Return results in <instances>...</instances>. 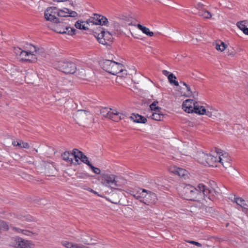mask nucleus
<instances>
[{
  "instance_id": "nucleus-1",
  "label": "nucleus",
  "mask_w": 248,
  "mask_h": 248,
  "mask_svg": "<svg viewBox=\"0 0 248 248\" xmlns=\"http://www.w3.org/2000/svg\"><path fill=\"white\" fill-rule=\"evenodd\" d=\"M99 180L103 186L110 188L111 190H122L121 188L127 183L126 180L123 176L106 172L102 173Z\"/></svg>"
},
{
  "instance_id": "nucleus-2",
  "label": "nucleus",
  "mask_w": 248,
  "mask_h": 248,
  "mask_svg": "<svg viewBox=\"0 0 248 248\" xmlns=\"http://www.w3.org/2000/svg\"><path fill=\"white\" fill-rule=\"evenodd\" d=\"M209 192L206 186L202 184H199L196 188L187 185L181 189L180 194L183 198L187 200L195 201L198 199L199 195H206Z\"/></svg>"
},
{
  "instance_id": "nucleus-3",
  "label": "nucleus",
  "mask_w": 248,
  "mask_h": 248,
  "mask_svg": "<svg viewBox=\"0 0 248 248\" xmlns=\"http://www.w3.org/2000/svg\"><path fill=\"white\" fill-rule=\"evenodd\" d=\"M100 64L102 68L112 75H116L121 73H124L123 75H126V71L124 69V65L120 63L104 60L100 62Z\"/></svg>"
},
{
  "instance_id": "nucleus-4",
  "label": "nucleus",
  "mask_w": 248,
  "mask_h": 248,
  "mask_svg": "<svg viewBox=\"0 0 248 248\" xmlns=\"http://www.w3.org/2000/svg\"><path fill=\"white\" fill-rule=\"evenodd\" d=\"M218 155V151L213 155L202 153L199 154V161L205 165L217 167Z\"/></svg>"
},
{
  "instance_id": "nucleus-5",
  "label": "nucleus",
  "mask_w": 248,
  "mask_h": 248,
  "mask_svg": "<svg viewBox=\"0 0 248 248\" xmlns=\"http://www.w3.org/2000/svg\"><path fill=\"white\" fill-rule=\"evenodd\" d=\"M54 66L66 74H74L77 69L76 64L71 62H56L54 63Z\"/></svg>"
},
{
  "instance_id": "nucleus-6",
  "label": "nucleus",
  "mask_w": 248,
  "mask_h": 248,
  "mask_svg": "<svg viewBox=\"0 0 248 248\" xmlns=\"http://www.w3.org/2000/svg\"><path fill=\"white\" fill-rule=\"evenodd\" d=\"M9 246L15 248H27L34 246L31 241L23 239L19 236L12 237L9 242Z\"/></svg>"
},
{
  "instance_id": "nucleus-7",
  "label": "nucleus",
  "mask_w": 248,
  "mask_h": 248,
  "mask_svg": "<svg viewBox=\"0 0 248 248\" xmlns=\"http://www.w3.org/2000/svg\"><path fill=\"white\" fill-rule=\"evenodd\" d=\"M63 21H59L57 23H54V25L51 27V29L57 33L61 34H67L69 35H73L75 34L76 30L73 28H70L67 25L64 26ZM66 24V22H64Z\"/></svg>"
},
{
  "instance_id": "nucleus-8",
  "label": "nucleus",
  "mask_w": 248,
  "mask_h": 248,
  "mask_svg": "<svg viewBox=\"0 0 248 248\" xmlns=\"http://www.w3.org/2000/svg\"><path fill=\"white\" fill-rule=\"evenodd\" d=\"M218 155L217 163H220L226 169L232 168L231 159L228 154L218 150Z\"/></svg>"
},
{
  "instance_id": "nucleus-9",
  "label": "nucleus",
  "mask_w": 248,
  "mask_h": 248,
  "mask_svg": "<svg viewBox=\"0 0 248 248\" xmlns=\"http://www.w3.org/2000/svg\"><path fill=\"white\" fill-rule=\"evenodd\" d=\"M142 196L141 202L147 205L154 204L157 200L155 193L145 189H142Z\"/></svg>"
},
{
  "instance_id": "nucleus-10",
  "label": "nucleus",
  "mask_w": 248,
  "mask_h": 248,
  "mask_svg": "<svg viewBox=\"0 0 248 248\" xmlns=\"http://www.w3.org/2000/svg\"><path fill=\"white\" fill-rule=\"evenodd\" d=\"M57 8L56 7H48L45 12V17L47 21L52 23H57L59 18H57Z\"/></svg>"
},
{
  "instance_id": "nucleus-11",
  "label": "nucleus",
  "mask_w": 248,
  "mask_h": 248,
  "mask_svg": "<svg viewBox=\"0 0 248 248\" xmlns=\"http://www.w3.org/2000/svg\"><path fill=\"white\" fill-rule=\"evenodd\" d=\"M112 34L108 31H102L97 36L99 43L104 45H108L112 41Z\"/></svg>"
},
{
  "instance_id": "nucleus-12",
  "label": "nucleus",
  "mask_w": 248,
  "mask_h": 248,
  "mask_svg": "<svg viewBox=\"0 0 248 248\" xmlns=\"http://www.w3.org/2000/svg\"><path fill=\"white\" fill-rule=\"evenodd\" d=\"M87 21L89 25L90 23H92L95 25H105L108 22L106 17L98 14H94L93 16L90 17Z\"/></svg>"
},
{
  "instance_id": "nucleus-13",
  "label": "nucleus",
  "mask_w": 248,
  "mask_h": 248,
  "mask_svg": "<svg viewBox=\"0 0 248 248\" xmlns=\"http://www.w3.org/2000/svg\"><path fill=\"white\" fill-rule=\"evenodd\" d=\"M196 101L192 99H186L183 102L182 106L184 111L187 113L194 112Z\"/></svg>"
},
{
  "instance_id": "nucleus-14",
  "label": "nucleus",
  "mask_w": 248,
  "mask_h": 248,
  "mask_svg": "<svg viewBox=\"0 0 248 248\" xmlns=\"http://www.w3.org/2000/svg\"><path fill=\"white\" fill-rule=\"evenodd\" d=\"M57 16L59 17H75L78 16L76 12L70 10L66 8L62 9H57Z\"/></svg>"
},
{
  "instance_id": "nucleus-15",
  "label": "nucleus",
  "mask_w": 248,
  "mask_h": 248,
  "mask_svg": "<svg viewBox=\"0 0 248 248\" xmlns=\"http://www.w3.org/2000/svg\"><path fill=\"white\" fill-rule=\"evenodd\" d=\"M28 48L29 49L28 51L30 52V55L31 56V62L36 61L37 57H35L36 54H39L44 51L43 49L37 48L35 46H33L31 44L29 45V47H28Z\"/></svg>"
},
{
  "instance_id": "nucleus-16",
  "label": "nucleus",
  "mask_w": 248,
  "mask_h": 248,
  "mask_svg": "<svg viewBox=\"0 0 248 248\" xmlns=\"http://www.w3.org/2000/svg\"><path fill=\"white\" fill-rule=\"evenodd\" d=\"M91 116L90 113L84 110H78L75 115V119L78 122L87 120Z\"/></svg>"
},
{
  "instance_id": "nucleus-17",
  "label": "nucleus",
  "mask_w": 248,
  "mask_h": 248,
  "mask_svg": "<svg viewBox=\"0 0 248 248\" xmlns=\"http://www.w3.org/2000/svg\"><path fill=\"white\" fill-rule=\"evenodd\" d=\"M169 170L171 172L178 175L181 177H185L188 174V171L185 169L178 168L176 166L170 167Z\"/></svg>"
},
{
  "instance_id": "nucleus-18",
  "label": "nucleus",
  "mask_w": 248,
  "mask_h": 248,
  "mask_svg": "<svg viewBox=\"0 0 248 248\" xmlns=\"http://www.w3.org/2000/svg\"><path fill=\"white\" fill-rule=\"evenodd\" d=\"M11 229L15 231L17 233H21L23 234L28 236H31L32 235H37V233L36 232H34L31 231L24 229H21L19 227H16L14 226H11Z\"/></svg>"
},
{
  "instance_id": "nucleus-19",
  "label": "nucleus",
  "mask_w": 248,
  "mask_h": 248,
  "mask_svg": "<svg viewBox=\"0 0 248 248\" xmlns=\"http://www.w3.org/2000/svg\"><path fill=\"white\" fill-rule=\"evenodd\" d=\"M234 202L242 208V211L247 213L248 211V202L245 201L241 198H234Z\"/></svg>"
},
{
  "instance_id": "nucleus-20",
  "label": "nucleus",
  "mask_w": 248,
  "mask_h": 248,
  "mask_svg": "<svg viewBox=\"0 0 248 248\" xmlns=\"http://www.w3.org/2000/svg\"><path fill=\"white\" fill-rule=\"evenodd\" d=\"M125 116V115L124 114L118 112L116 109H113L112 111L109 119L113 121L118 122L120 120L124 119Z\"/></svg>"
},
{
  "instance_id": "nucleus-21",
  "label": "nucleus",
  "mask_w": 248,
  "mask_h": 248,
  "mask_svg": "<svg viewBox=\"0 0 248 248\" xmlns=\"http://www.w3.org/2000/svg\"><path fill=\"white\" fill-rule=\"evenodd\" d=\"M129 118L135 123L145 124L147 122V119L145 117L138 114H132Z\"/></svg>"
},
{
  "instance_id": "nucleus-22",
  "label": "nucleus",
  "mask_w": 248,
  "mask_h": 248,
  "mask_svg": "<svg viewBox=\"0 0 248 248\" xmlns=\"http://www.w3.org/2000/svg\"><path fill=\"white\" fill-rule=\"evenodd\" d=\"M17 50L19 52L21 60L25 61H31V56L30 55V52L27 51L21 50L19 48H17Z\"/></svg>"
},
{
  "instance_id": "nucleus-23",
  "label": "nucleus",
  "mask_w": 248,
  "mask_h": 248,
  "mask_svg": "<svg viewBox=\"0 0 248 248\" xmlns=\"http://www.w3.org/2000/svg\"><path fill=\"white\" fill-rule=\"evenodd\" d=\"M75 26L76 28L83 30H88L89 29V24L88 21H78L75 23Z\"/></svg>"
},
{
  "instance_id": "nucleus-24",
  "label": "nucleus",
  "mask_w": 248,
  "mask_h": 248,
  "mask_svg": "<svg viewBox=\"0 0 248 248\" xmlns=\"http://www.w3.org/2000/svg\"><path fill=\"white\" fill-rule=\"evenodd\" d=\"M83 153L77 149H74L73 150V159H75V162H74L73 163H75V164H79L80 163L79 162V159H81V158H82Z\"/></svg>"
},
{
  "instance_id": "nucleus-25",
  "label": "nucleus",
  "mask_w": 248,
  "mask_h": 248,
  "mask_svg": "<svg viewBox=\"0 0 248 248\" xmlns=\"http://www.w3.org/2000/svg\"><path fill=\"white\" fill-rule=\"evenodd\" d=\"M62 157L63 160L67 161V162L70 163H74L73 152L72 153H70L69 152H65L62 154Z\"/></svg>"
},
{
  "instance_id": "nucleus-26",
  "label": "nucleus",
  "mask_w": 248,
  "mask_h": 248,
  "mask_svg": "<svg viewBox=\"0 0 248 248\" xmlns=\"http://www.w3.org/2000/svg\"><path fill=\"white\" fill-rule=\"evenodd\" d=\"M113 110L108 108H102L100 109V113L103 117L109 119Z\"/></svg>"
},
{
  "instance_id": "nucleus-27",
  "label": "nucleus",
  "mask_w": 248,
  "mask_h": 248,
  "mask_svg": "<svg viewBox=\"0 0 248 248\" xmlns=\"http://www.w3.org/2000/svg\"><path fill=\"white\" fill-rule=\"evenodd\" d=\"M205 109L203 106L200 105L199 103L196 102V105L195 106L194 113L200 115H204L205 113Z\"/></svg>"
},
{
  "instance_id": "nucleus-28",
  "label": "nucleus",
  "mask_w": 248,
  "mask_h": 248,
  "mask_svg": "<svg viewBox=\"0 0 248 248\" xmlns=\"http://www.w3.org/2000/svg\"><path fill=\"white\" fill-rule=\"evenodd\" d=\"M137 27L141 31L144 33L149 36H153L154 35V32L151 31L149 28L143 26L139 24L137 25Z\"/></svg>"
},
{
  "instance_id": "nucleus-29",
  "label": "nucleus",
  "mask_w": 248,
  "mask_h": 248,
  "mask_svg": "<svg viewBox=\"0 0 248 248\" xmlns=\"http://www.w3.org/2000/svg\"><path fill=\"white\" fill-rule=\"evenodd\" d=\"M12 225H9L8 223L3 221L0 220V230H2L3 231H8L9 228H11V226Z\"/></svg>"
},
{
  "instance_id": "nucleus-30",
  "label": "nucleus",
  "mask_w": 248,
  "mask_h": 248,
  "mask_svg": "<svg viewBox=\"0 0 248 248\" xmlns=\"http://www.w3.org/2000/svg\"><path fill=\"white\" fill-rule=\"evenodd\" d=\"M217 112L216 110H215L214 109H211L210 110H206L205 109V113H204V114H205L206 115H207V116H208L210 118H214L217 117Z\"/></svg>"
},
{
  "instance_id": "nucleus-31",
  "label": "nucleus",
  "mask_w": 248,
  "mask_h": 248,
  "mask_svg": "<svg viewBox=\"0 0 248 248\" xmlns=\"http://www.w3.org/2000/svg\"><path fill=\"white\" fill-rule=\"evenodd\" d=\"M62 245L66 248H78L77 245H75L67 241H62Z\"/></svg>"
},
{
  "instance_id": "nucleus-32",
  "label": "nucleus",
  "mask_w": 248,
  "mask_h": 248,
  "mask_svg": "<svg viewBox=\"0 0 248 248\" xmlns=\"http://www.w3.org/2000/svg\"><path fill=\"white\" fill-rule=\"evenodd\" d=\"M158 112H159L153 113L150 117L152 119L156 121H161L163 118V115Z\"/></svg>"
},
{
  "instance_id": "nucleus-33",
  "label": "nucleus",
  "mask_w": 248,
  "mask_h": 248,
  "mask_svg": "<svg viewBox=\"0 0 248 248\" xmlns=\"http://www.w3.org/2000/svg\"><path fill=\"white\" fill-rule=\"evenodd\" d=\"M158 104V102L157 101H154L150 106V108L152 110L157 111V112H160V110L161 108L156 106Z\"/></svg>"
},
{
  "instance_id": "nucleus-34",
  "label": "nucleus",
  "mask_w": 248,
  "mask_h": 248,
  "mask_svg": "<svg viewBox=\"0 0 248 248\" xmlns=\"http://www.w3.org/2000/svg\"><path fill=\"white\" fill-rule=\"evenodd\" d=\"M142 189H140L136 193H133V196L137 200H139L141 202V200L143 198L142 196Z\"/></svg>"
},
{
  "instance_id": "nucleus-35",
  "label": "nucleus",
  "mask_w": 248,
  "mask_h": 248,
  "mask_svg": "<svg viewBox=\"0 0 248 248\" xmlns=\"http://www.w3.org/2000/svg\"><path fill=\"white\" fill-rule=\"evenodd\" d=\"M207 189H208L210 191V192H208L206 195H203L204 196L207 197V195L208 194H211L213 196L217 197L219 194V189H218V187H217V190L215 189H209L208 188H207Z\"/></svg>"
},
{
  "instance_id": "nucleus-36",
  "label": "nucleus",
  "mask_w": 248,
  "mask_h": 248,
  "mask_svg": "<svg viewBox=\"0 0 248 248\" xmlns=\"http://www.w3.org/2000/svg\"><path fill=\"white\" fill-rule=\"evenodd\" d=\"M173 78H176V77L173 74L171 73L168 76V79L169 80V82L170 83H173L174 84V85L178 86L179 85V83L175 80H173Z\"/></svg>"
},
{
  "instance_id": "nucleus-37",
  "label": "nucleus",
  "mask_w": 248,
  "mask_h": 248,
  "mask_svg": "<svg viewBox=\"0 0 248 248\" xmlns=\"http://www.w3.org/2000/svg\"><path fill=\"white\" fill-rule=\"evenodd\" d=\"M226 45L224 44V43L221 42L220 44L217 43L216 48L217 50H220V51H223L226 48Z\"/></svg>"
},
{
  "instance_id": "nucleus-38",
  "label": "nucleus",
  "mask_w": 248,
  "mask_h": 248,
  "mask_svg": "<svg viewBox=\"0 0 248 248\" xmlns=\"http://www.w3.org/2000/svg\"><path fill=\"white\" fill-rule=\"evenodd\" d=\"M17 218L20 219L23 221L29 222L32 220V217L30 216H18Z\"/></svg>"
},
{
  "instance_id": "nucleus-39",
  "label": "nucleus",
  "mask_w": 248,
  "mask_h": 248,
  "mask_svg": "<svg viewBox=\"0 0 248 248\" xmlns=\"http://www.w3.org/2000/svg\"><path fill=\"white\" fill-rule=\"evenodd\" d=\"M18 146L21 148H23L28 149L30 147V145L27 142H25L22 140H19Z\"/></svg>"
},
{
  "instance_id": "nucleus-40",
  "label": "nucleus",
  "mask_w": 248,
  "mask_h": 248,
  "mask_svg": "<svg viewBox=\"0 0 248 248\" xmlns=\"http://www.w3.org/2000/svg\"><path fill=\"white\" fill-rule=\"evenodd\" d=\"M246 23V21H239L237 22V26L243 31L247 27Z\"/></svg>"
},
{
  "instance_id": "nucleus-41",
  "label": "nucleus",
  "mask_w": 248,
  "mask_h": 248,
  "mask_svg": "<svg viewBox=\"0 0 248 248\" xmlns=\"http://www.w3.org/2000/svg\"><path fill=\"white\" fill-rule=\"evenodd\" d=\"M236 53V52L233 48H230L228 50L227 55L228 56L232 57H234Z\"/></svg>"
},
{
  "instance_id": "nucleus-42",
  "label": "nucleus",
  "mask_w": 248,
  "mask_h": 248,
  "mask_svg": "<svg viewBox=\"0 0 248 248\" xmlns=\"http://www.w3.org/2000/svg\"><path fill=\"white\" fill-rule=\"evenodd\" d=\"M91 169H92V171L96 174H99L101 173L100 170L98 168L94 167L92 164H90V165L89 166Z\"/></svg>"
},
{
  "instance_id": "nucleus-43",
  "label": "nucleus",
  "mask_w": 248,
  "mask_h": 248,
  "mask_svg": "<svg viewBox=\"0 0 248 248\" xmlns=\"http://www.w3.org/2000/svg\"><path fill=\"white\" fill-rule=\"evenodd\" d=\"M80 160L82 162L86 164L88 166L90 165L91 164L90 161L88 160V158L83 154H82V158H81Z\"/></svg>"
},
{
  "instance_id": "nucleus-44",
  "label": "nucleus",
  "mask_w": 248,
  "mask_h": 248,
  "mask_svg": "<svg viewBox=\"0 0 248 248\" xmlns=\"http://www.w3.org/2000/svg\"><path fill=\"white\" fill-rule=\"evenodd\" d=\"M186 242L189 243L190 245H193L194 246L197 247H202V244L194 241H186Z\"/></svg>"
},
{
  "instance_id": "nucleus-45",
  "label": "nucleus",
  "mask_w": 248,
  "mask_h": 248,
  "mask_svg": "<svg viewBox=\"0 0 248 248\" xmlns=\"http://www.w3.org/2000/svg\"><path fill=\"white\" fill-rule=\"evenodd\" d=\"M203 17L205 18H210L212 17V15L210 12L206 10L204 12Z\"/></svg>"
},
{
  "instance_id": "nucleus-46",
  "label": "nucleus",
  "mask_w": 248,
  "mask_h": 248,
  "mask_svg": "<svg viewBox=\"0 0 248 248\" xmlns=\"http://www.w3.org/2000/svg\"><path fill=\"white\" fill-rule=\"evenodd\" d=\"M186 90H187V96H189L193 94V92L191 91V89L190 87L187 85L186 87Z\"/></svg>"
},
{
  "instance_id": "nucleus-47",
  "label": "nucleus",
  "mask_w": 248,
  "mask_h": 248,
  "mask_svg": "<svg viewBox=\"0 0 248 248\" xmlns=\"http://www.w3.org/2000/svg\"><path fill=\"white\" fill-rule=\"evenodd\" d=\"M112 23L113 24L114 29L115 30H116L117 31H118L120 29V27L118 23L114 21Z\"/></svg>"
},
{
  "instance_id": "nucleus-48",
  "label": "nucleus",
  "mask_w": 248,
  "mask_h": 248,
  "mask_svg": "<svg viewBox=\"0 0 248 248\" xmlns=\"http://www.w3.org/2000/svg\"><path fill=\"white\" fill-rule=\"evenodd\" d=\"M205 11H206L205 9H202V10H199V13H198L199 16H203V15H204V12H205Z\"/></svg>"
},
{
  "instance_id": "nucleus-49",
  "label": "nucleus",
  "mask_w": 248,
  "mask_h": 248,
  "mask_svg": "<svg viewBox=\"0 0 248 248\" xmlns=\"http://www.w3.org/2000/svg\"><path fill=\"white\" fill-rule=\"evenodd\" d=\"M19 144V141H13L12 142V144L15 146H18Z\"/></svg>"
},
{
  "instance_id": "nucleus-50",
  "label": "nucleus",
  "mask_w": 248,
  "mask_h": 248,
  "mask_svg": "<svg viewBox=\"0 0 248 248\" xmlns=\"http://www.w3.org/2000/svg\"><path fill=\"white\" fill-rule=\"evenodd\" d=\"M243 32L246 35H248V28L246 27L243 31Z\"/></svg>"
},
{
  "instance_id": "nucleus-51",
  "label": "nucleus",
  "mask_w": 248,
  "mask_h": 248,
  "mask_svg": "<svg viewBox=\"0 0 248 248\" xmlns=\"http://www.w3.org/2000/svg\"><path fill=\"white\" fill-rule=\"evenodd\" d=\"M89 191L94 193V194H96V195H97L99 196V195L98 194L97 192L95 191L94 190H93V189H91V188H89L88 189Z\"/></svg>"
},
{
  "instance_id": "nucleus-52",
  "label": "nucleus",
  "mask_w": 248,
  "mask_h": 248,
  "mask_svg": "<svg viewBox=\"0 0 248 248\" xmlns=\"http://www.w3.org/2000/svg\"><path fill=\"white\" fill-rule=\"evenodd\" d=\"M181 248H183L184 247H192L191 246H189V245H186V244L183 243L181 244Z\"/></svg>"
},
{
  "instance_id": "nucleus-53",
  "label": "nucleus",
  "mask_w": 248,
  "mask_h": 248,
  "mask_svg": "<svg viewBox=\"0 0 248 248\" xmlns=\"http://www.w3.org/2000/svg\"><path fill=\"white\" fill-rule=\"evenodd\" d=\"M125 192L127 193H129L131 194V195H133L134 192L132 191L131 190L127 189V190H125Z\"/></svg>"
},
{
  "instance_id": "nucleus-54",
  "label": "nucleus",
  "mask_w": 248,
  "mask_h": 248,
  "mask_svg": "<svg viewBox=\"0 0 248 248\" xmlns=\"http://www.w3.org/2000/svg\"><path fill=\"white\" fill-rule=\"evenodd\" d=\"M162 73L164 75L167 76L169 74V72L167 70H163Z\"/></svg>"
},
{
  "instance_id": "nucleus-55",
  "label": "nucleus",
  "mask_w": 248,
  "mask_h": 248,
  "mask_svg": "<svg viewBox=\"0 0 248 248\" xmlns=\"http://www.w3.org/2000/svg\"><path fill=\"white\" fill-rule=\"evenodd\" d=\"M110 202H112V203H115V204H117L119 202V199H117V200H116L115 201H110Z\"/></svg>"
},
{
  "instance_id": "nucleus-56",
  "label": "nucleus",
  "mask_w": 248,
  "mask_h": 248,
  "mask_svg": "<svg viewBox=\"0 0 248 248\" xmlns=\"http://www.w3.org/2000/svg\"><path fill=\"white\" fill-rule=\"evenodd\" d=\"M84 175H85V174H82V173H79L78 177L79 178H83Z\"/></svg>"
},
{
  "instance_id": "nucleus-57",
  "label": "nucleus",
  "mask_w": 248,
  "mask_h": 248,
  "mask_svg": "<svg viewBox=\"0 0 248 248\" xmlns=\"http://www.w3.org/2000/svg\"><path fill=\"white\" fill-rule=\"evenodd\" d=\"M48 168H49L50 170H54V167L52 166V165H48Z\"/></svg>"
},
{
  "instance_id": "nucleus-58",
  "label": "nucleus",
  "mask_w": 248,
  "mask_h": 248,
  "mask_svg": "<svg viewBox=\"0 0 248 248\" xmlns=\"http://www.w3.org/2000/svg\"><path fill=\"white\" fill-rule=\"evenodd\" d=\"M121 18L123 19V20H126L128 18V17L127 16H123V17L122 18Z\"/></svg>"
},
{
  "instance_id": "nucleus-59",
  "label": "nucleus",
  "mask_w": 248,
  "mask_h": 248,
  "mask_svg": "<svg viewBox=\"0 0 248 248\" xmlns=\"http://www.w3.org/2000/svg\"><path fill=\"white\" fill-rule=\"evenodd\" d=\"M180 83H181V84H182L184 86H186V87L187 85L185 82H181Z\"/></svg>"
},
{
  "instance_id": "nucleus-60",
  "label": "nucleus",
  "mask_w": 248,
  "mask_h": 248,
  "mask_svg": "<svg viewBox=\"0 0 248 248\" xmlns=\"http://www.w3.org/2000/svg\"><path fill=\"white\" fill-rule=\"evenodd\" d=\"M46 173H47L48 175H52L51 174L52 173V172H49V171H47V170H46Z\"/></svg>"
},
{
  "instance_id": "nucleus-61",
  "label": "nucleus",
  "mask_w": 248,
  "mask_h": 248,
  "mask_svg": "<svg viewBox=\"0 0 248 248\" xmlns=\"http://www.w3.org/2000/svg\"><path fill=\"white\" fill-rule=\"evenodd\" d=\"M193 95V96L194 97L195 95H197V93L195 92L193 93V94H192Z\"/></svg>"
},
{
  "instance_id": "nucleus-62",
  "label": "nucleus",
  "mask_w": 248,
  "mask_h": 248,
  "mask_svg": "<svg viewBox=\"0 0 248 248\" xmlns=\"http://www.w3.org/2000/svg\"><path fill=\"white\" fill-rule=\"evenodd\" d=\"M15 51H16V53L17 54H19V52L18 51V50H17V48H16L15 49Z\"/></svg>"
},
{
  "instance_id": "nucleus-63",
  "label": "nucleus",
  "mask_w": 248,
  "mask_h": 248,
  "mask_svg": "<svg viewBox=\"0 0 248 248\" xmlns=\"http://www.w3.org/2000/svg\"><path fill=\"white\" fill-rule=\"evenodd\" d=\"M30 76H31L30 74H27V75L26 76V79L28 78Z\"/></svg>"
},
{
  "instance_id": "nucleus-64",
  "label": "nucleus",
  "mask_w": 248,
  "mask_h": 248,
  "mask_svg": "<svg viewBox=\"0 0 248 248\" xmlns=\"http://www.w3.org/2000/svg\"><path fill=\"white\" fill-rule=\"evenodd\" d=\"M83 72H84V71H83ZM85 73H84L81 75V76H82V77H85Z\"/></svg>"
}]
</instances>
